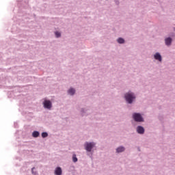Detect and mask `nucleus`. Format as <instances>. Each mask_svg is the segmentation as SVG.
I'll return each instance as SVG.
<instances>
[{"mask_svg":"<svg viewBox=\"0 0 175 175\" xmlns=\"http://www.w3.org/2000/svg\"><path fill=\"white\" fill-rule=\"evenodd\" d=\"M44 107L45 109H51V101L49 100H45L43 103Z\"/></svg>","mask_w":175,"mask_h":175,"instance_id":"nucleus-4","label":"nucleus"},{"mask_svg":"<svg viewBox=\"0 0 175 175\" xmlns=\"http://www.w3.org/2000/svg\"><path fill=\"white\" fill-rule=\"evenodd\" d=\"M165 44L167 46H170V44H172V38H168L165 39Z\"/></svg>","mask_w":175,"mask_h":175,"instance_id":"nucleus-8","label":"nucleus"},{"mask_svg":"<svg viewBox=\"0 0 175 175\" xmlns=\"http://www.w3.org/2000/svg\"><path fill=\"white\" fill-rule=\"evenodd\" d=\"M133 118L135 121L137 122H143V117H142V115L140 113H135L133 114Z\"/></svg>","mask_w":175,"mask_h":175,"instance_id":"nucleus-2","label":"nucleus"},{"mask_svg":"<svg viewBox=\"0 0 175 175\" xmlns=\"http://www.w3.org/2000/svg\"><path fill=\"white\" fill-rule=\"evenodd\" d=\"M75 92H76V91L73 88H70L68 90V94H70V95H75Z\"/></svg>","mask_w":175,"mask_h":175,"instance_id":"nucleus-11","label":"nucleus"},{"mask_svg":"<svg viewBox=\"0 0 175 175\" xmlns=\"http://www.w3.org/2000/svg\"><path fill=\"white\" fill-rule=\"evenodd\" d=\"M135 98L136 96H135V94L131 92L125 94V99L129 103H132V102H133V100Z\"/></svg>","mask_w":175,"mask_h":175,"instance_id":"nucleus-1","label":"nucleus"},{"mask_svg":"<svg viewBox=\"0 0 175 175\" xmlns=\"http://www.w3.org/2000/svg\"><path fill=\"white\" fill-rule=\"evenodd\" d=\"M39 132L38 131H33L32 133L33 137H39Z\"/></svg>","mask_w":175,"mask_h":175,"instance_id":"nucleus-10","label":"nucleus"},{"mask_svg":"<svg viewBox=\"0 0 175 175\" xmlns=\"http://www.w3.org/2000/svg\"><path fill=\"white\" fill-rule=\"evenodd\" d=\"M124 42H125V40L122 38H119L118 39V43L122 44V43H124Z\"/></svg>","mask_w":175,"mask_h":175,"instance_id":"nucleus-12","label":"nucleus"},{"mask_svg":"<svg viewBox=\"0 0 175 175\" xmlns=\"http://www.w3.org/2000/svg\"><path fill=\"white\" fill-rule=\"evenodd\" d=\"M49 136V134L46 132H44L42 133V137H47Z\"/></svg>","mask_w":175,"mask_h":175,"instance_id":"nucleus-14","label":"nucleus"},{"mask_svg":"<svg viewBox=\"0 0 175 175\" xmlns=\"http://www.w3.org/2000/svg\"><path fill=\"white\" fill-rule=\"evenodd\" d=\"M123 151H125V148L120 146L116 149V152H123Z\"/></svg>","mask_w":175,"mask_h":175,"instance_id":"nucleus-9","label":"nucleus"},{"mask_svg":"<svg viewBox=\"0 0 175 175\" xmlns=\"http://www.w3.org/2000/svg\"><path fill=\"white\" fill-rule=\"evenodd\" d=\"M55 36L56 38H59V36H61V33L56 31L55 32Z\"/></svg>","mask_w":175,"mask_h":175,"instance_id":"nucleus-15","label":"nucleus"},{"mask_svg":"<svg viewBox=\"0 0 175 175\" xmlns=\"http://www.w3.org/2000/svg\"><path fill=\"white\" fill-rule=\"evenodd\" d=\"M154 59H157L158 61H159L161 62L162 61V56H161V54H159V53H157L154 55Z\"/></svg>","mask_w":175,"mask_h":175,"instance_id":"nucleus-7","label":"nucleus"},{"mask_svg":"<svg viewBox=\"0 0 175 175\" xmlns=\"http://www.w3.org/2000/svg\"><path fill=\"white\" fill-rule=\"evenodd\" d=\"M72 161L73 162H77V157H76V154L72 155Z\"/></svg>","mask_w":175,"mask_h":175,"instance_id":"nucleus-13","label":"nucleus"},{"mask_svg":"<svg viewBox=\"0 0 175 175\" xmlns=\"http://www.w3.org/2000/svg\"><path fill=\"white\" fill-rule=\"evenodd\" d=\"M55 175H62V169H61V167H57L55 170Z\"/></svg>","mask_w":175,"mask_h":175,"instance_id":"nucleus-6","label":"nucleus"},{"mask_svg":"<svg viewBox=\"0 0 175 175\" xmlns=\"http://www.w3.org/2000/svg\"><path fill=\"white\" fill-rule=\"evenodd\" d=\"M137 132L140 135H143V133H144V128H143V126H138L137 128Z\"/></svg>","mask_w":175,"mask_h":175,"instance_id":"nucleus-5","label":"nucleus"},{"mask_svg":"<svg viewBox=\"0 0 175 175\" xmlns=\"http://www.w3.org/2000/svg\"><path fill=\"white\" fill-rule=\"evenodd\" d=\"M95 146V144L94 142H86L85 144V150L86 151H88V152H91L92 148H94V147Z\"/></svg>","mask_w":175,"mask_h":175,"instance_id":"nucleus-3","label":"nucleus"},{"mask_svg":"<svg viewBox=\"0 0 175 175\" xmlns=\"http://www.w3.org/2000/svg\"><path fill=\"white\" fill-rule=\"evenodd\" d=\"M33 169H35V167H33V168H32L31 172H33Z\"/></svg>","mask_w":175,"mask_h":175,"instance_id":"nucleus-16","label":"nucleus"}]
</instances>
